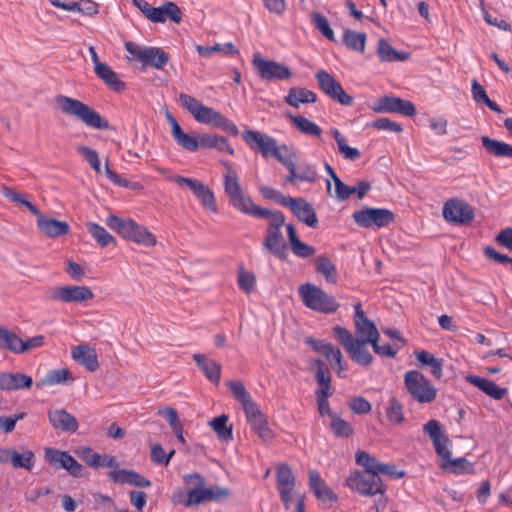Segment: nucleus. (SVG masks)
<instances>
[{
  "instance_id": "obj_1",
  "label": "nucleus",
  "mask_w": 512,
  "mask_h": 512,
  "mask_svg": "<svg viewBox=\"0 0 512 512\" xmlns=\"http://www.w3.org/2000/svg\"><path fill=\"white\" fill-rule=\"evenodd\" d=\"M224 191L229 203L239 212L258 219H268V226L263 239V249L279 259L287 257V244L282 234L285 216L281 211L269 210L253 203L251 197L244 192L239 184L236 170L230 163L224 162Z\"/></svg>"
},
{
  "instance_id": "obj_2",
  "label": "nucleus",
  "mask_w": 512,
  "mask_h": 512,
  "mask_svg": "<svg viewBox=\"0 0 512 512\" xmlns=\"http://www.w3.org/2000/svg\"><path fill=\"white\" fill-rule=\"evenodd\" d=\"M356 463L363 467V471L356 470L347 479L346 485L362 496L372 497L377 494L384 495L386 486L380 476L371 468V455L365 451L356 452Z\"/></svg>"
},
{
  "instance_id": "obj_3",
  "label": "nucleus",
  "mask_w": 512,
  "mask_h": 512,
  "mask_svg": "<svg viewBox=\"0 0 512 512\" xmlns=\"http://www.w3.org/2000/svg\"><path fill=\"white\" fill-rule=\"evenodd\" d=\"M179 102L197 122L220 128L224 132L233 136H237L239 134V129L233 121L214 108L203 105L195 97L186 93H181L179 95Z\"/></svg>"
},
{
  "instance_id": "obj_4",
  "label": "nucleus",
  "mask_w": 512,
  "mask_h": 512,
  "mask_svg": "<svg viewBox=\"0 0 512 512\" xmlns=\"http://www.w3.org/2000/svg\"><path fill=\"white\" fill-rule=\"evenodd\" d=\"M424 433L431 439L436 453L442 458V468L454 474H469L473 472V465L466 458H451V452L447 448L449 439L441 433L440 423L437 420H429L423 427Z\"/></svg>"
},
{
  "instance_id": "obj_5",
  "label": "nucleus",
  "mask_w": 512,
  "mask_h": 512,
  "mask_svg": "<svg viewBox=\"0 0 512 512\" xmlns=\"http://www.w3.org/2000/svg\"><path fill=\"white\" fill-rule=\"evenodd\" d=\"M54 103L63 114L73 116L82 121L86 126L94 129H109V122L96 110L78 99L65 95H57Z\"/></svg>"
},
{
  "instance_id": "obj_6",
  "label": "nucleus",
  "mask_w": 512,
  "mask_h": 512,
  "mask_svg": "<svg viewBox=\"0 0 512 512\" xmlns=\"http://www.w3.org/2000/svg\"><path fill=\"white\" fill-rule=\"evenodd\" d=\"M106 225L122 238L143 245L153 247L157 238L145 226L138 224L132 219H122L116 215H109L105 220Z\"/></svg>"
},
{
  "instance_id": "obj_7",
  "label": "nucleus",
  "mask_w": 512,
  "mask_h": 512,
  "mask_svg": "<svg viewBox=\"0 0 512 512\" xmlns=\"http://www.w3.org/2000/svg\"><path fill=\"white\" fill-rule=\"evenodd\" d=\"M242 138L251 150L260 152L264 158L273 156L280 163L284 162L286 155L291 149L287 145H277L272 136L257 130L248 129L242 133Z\"/></svg>"
},
{
  "instance_id": "obj_8",
  "label": "nucleus",
  "mask_w": 512,
  "mask_h": 512,
  "mask_svg": "<svg viewBox=\"0 0 512 512\" xmlns=\"http://www.w3.org/2000/svg\"><path fill=\"white\" fill-rule=\"evenodd\" d=\"M333 332L352 361L361 366H368L373 362V356L366 347L370 342L363 339H355L349 330L341 326H335Z\"/></svg>"
},
{
  "instance_id": "obj_9",
  "label": "nucleus",
  "mask_w": 512,
  "mask_h": 512,
  "mask_svg": "<svg viewBox=\"0 0 512 512\" xmlns=\"http://www.w3.org/2000/svg\"><path fill=\"white\" fill-rule=\"evenodd\" d=\"M299 295L308 308L318 312L333 313L339 308V303L333 296L310 283L299 287Z\"/></svg>"
},
{
  "instance_id": "obj_10",
  "label": "nucleus",
  "mask_w": 512,
  "mask_h": 512,
  "mask_svg": "<svg viewBox=\"0 0 512 512\" xmlns=\"http://www.w3.org/2000/svg\"><path fill=\"white\" fill-rule=\"evenodd\" d=\"M404 383L413 400L418 403H431L437 395L436 388L417 370H409L404 375Z\"/></svg>"
},
{
  "instance_id": "obj_11",
  "label": "nucleus",
  "mask_w": 512,
  "mask_h": 512,
  "mask_svg": "<svg viewBox=\"0 0 512 512\" xmlns=\"http://www.w3.org/2000/svg\"><path fill=\"white\" fill-rule=\"evenodd\" d=\"M354 222L362 228H382L395 221V214L386 208L364 207L352 215Z\"/></svg>"
},
{
  "instance_id": "obj_12",
  "label": "nucleus",
  "mask_w": 512,
  "mask_h": 512,
  "mask_svg": "<svg viewBox=\"0 0 512 512\" xmlns=\"http://www.w3.org/2000/svg\"><path fill=\"white\" fill-rule=\"evenodd\" d=\"M320 90L333 101L344 106H350L353 98L343 89L339 81H337L329 72L319 70L315 74Z\"/></svg>"
},
{
  "instance_id": "obj_13",
  "label": "nucleus",
  "mask_w": 512,
  "mask_h": 512,
  "mask_svg": "<svg viewBox=\"0 0 512 512\" xmlns=\"http://www.w3.org/2000/svg\"><path fill=\"white\" fill-rule=\"evenodd\" d=\"M297 155L292 149L286 155L284 162L281 164L285 166L289 174L285 177V182L294 184L297 180L314 183L317 179L316 169L307 163H302L296 166Z\"/></svg>"
},
{
  "instance_id": "obj_14",
  "label": "nucleus",
  "mask_w": 512,
  "mask_h": 512,
  "mask_svg": "<svg viewBox=\"0 0 512 512\" xmlns=\"http://www.w3.org/2000/svg\"><path fill=\"white\" fill-rule=\"evenodd\" d=\"M45 460L56 469H65L76 478L84 476V467L67 451L54 448L45 449Z\"/></svg>"
},
{
  "instance_id": "obj_15",
  "label": "nucleus",
  "mask_w": 512,
  "mask_h": 512,
  "mask_svg": "<svg viewBox=\"0 0 512 512\" xmlns=\"http://www.w3.org/2000/svg\"><path fill=\"white\" fill-rule=\"evenodd\" d=\"M371 109L375 113H399L408 117L416 115L415 105L411 101L392 95L378 98Z\"/></svg>"
},
{
  "instance_id": "obj_16",
  "label": "nucleus",
  "mask_w": 512,
  "mask_h": 512,
  "mask_svg": "<svg viewBox=\"0 0 512 512\" xmlns=\"http://www.w3.org/2000/svg\"><path fill=\"white\" fill-rule=\"evenodd\" d=\"M253 65L263 80H286L292 77L291 70L274 60L263 59L259 54L253 56Z\"/></svg>"
},
{
  "instance_id": "obj_17",
  "label": "nucleus",
  "mask_w": 512,
  "mask_h": 512,
  "mask_svg": "<svg viewBox=\"0 0 512 512\" xmlns=\"http://www.w3.org/2000/svg\"><path fill=\"white\" fill-rule=\"evenodd\" d=\"M47 296L51 300L65 303L84 302L94 298L89 287L76 285L54 287L48 291Z\"/></svg>"
},
{
  "instance_id": "obj_18",
  "label": "nucleus",
  "mask_w": 512,
  "mask_h": 512,
  "mask_svg": "<svg viewBox=\"0 0 512 512\" xmlns=\"http://www.w3.org/2000/svg\"><path fill=\"white\" fill-rule=\"evenodd\" d=\"M442 214L446 221L457 224H467L475 217L472 207L460 199H449L443 206Z\"/></svg>"
},
{
  "instance_id": "obj_19",
  "label": "nucleus",
  "mask_w": 512,
  "mask_h": 512,
  "mask_svg": "<svg viewBox=\"0 0 512 512\" xmlns=\"http://www.w3.org/2000/svg\"><path fill=\"white\" fill-rule=\"evenodd\" d=\"M355 314L353 317L356 339H363L365 341H375L376 339H380L379 331L374 324L365 314L362 309L361 303H357L354 305Z\"/></svg>"
},
{
  "instance_id": "obj_20",
  "label": "nucleus",
  "mask_w": 512,
  "mask_h": 512,
  "mask_svg": "<svg viewBox=\"0 0 512 512\" xmlns=\"http://www.w3.org/2000/svg\"><path fill=\"white\" fill-rule=\"evenodd\" d=\"M288 208L294 216L308 227L317 228L318 218L313 206L304 198H292Z\"/></svg>"
},
{
  "instance_id": "obj_21",
  "label": "nucleus",
  "mask_w": 512,
  "mask_h": 512,
  "mask_svg": "<svg viewBox=\"0 0 512 512\" xmlns=\"http://www.w3.org/2000/svg\"><path fill=\"white\" fill-rule=\"evenodd\" d=\"M184 480L187 485H193L195 486L193 489L188 491L187 498L184 500H176V496H173L174 502L182 503L186 507H190L193 505H198L200 503L205 502V495H204V484L205 479L197 473L194 474H188L184 477Z\"/></svg>"
},
{
  "instance_id": "obj_22",
  "label": "nucleus",
  "mask_w": 512,
  "mask_h": 512,
  "mask_svg": "<svg viewBox=\"0 0 512 512\" xmlns=\"http://www.w3.org/2000/svg\"><path fill=\"white\" fill-rule=\"evenodd\" d=\"M108 478L114 483L130 484L139 488L151 486V481L134 470L118 469L108 473Z\"/></svg>"
},
{
  "instance_id": "obj_23",
  "label": "nucleus",
  "mask_w": 512,
  "mask_h": 512,
  "mask_svg": "<svg viewBox=\"0 0 512 512\" xmlns=\"http://www.w3.org/2000/svg\"><path fill=\"white\" fill-rule=\"evenodd\" d=\"M182 11L180 7L172 2L167 1L160 7H154L150 21L154 23H164L167 19L174 23H180L182 20Z\"/></svg>"
},
{
  "instance_id": "obj_24",
  "label": "nucleus",
  "mask_w": 512,
  "mask_h": 512,
  "mask_svg": "<svg viewBox=\"0 0 512 512\" xmlns=\"http://www.w3.org/2000/svg\"><path fill=\"white\" fill-rule=\"evenodd\" d=\"M309 487L315 497L322 502H336L338 500L337 495L315 470L309 472Z\"/></svg>"
},
{
  "instance_id": "obj_25",
  "label": "nucleus",
  "mask_w": 512,
  "mask_h": 512,
  "mask_svg": "<svg viewBox=\"0 0 512 512\" xmlns=\"http://www.w3.org/2000/svg\"><path fill=\"white\" fill-rule=\"evenodd\" d=\"M48 419L55 429H60L64 432H76L79 426L77 419L64 409L49 411Z\"/></svg>"
},
{
  "instance_id": "obj_26",
  "label": "nucleus",
  "mask_w": 512,
  "mask_h": 512,
  "mask_svg": "<svg viewBox=\"0 0 512 512\" xmlns=\"http://www.w3.org/2000/svg\"><path fill=\"white\" fill-rule=\"evenodd\" d=\"M37 219V226L41 232H43L48 237H59L62 235H66L69 232V224L65 221L56 220L53 218H46L41 214H35Z\"/></svg>"
},
{
  "instance_id": "obj_27",
  "label": "nucleus",
  "mask_w": 512,
  "mask_h": 512,
  "mask_svg": "<svg viewBox=\"0 0 512 512\" xmlns=\"http://www.w3.org/2000/svg\"><path fill=\"white\" fill-rule=\"evenodd\" d=\"M192 357L197 367L202 371L207 379L215 384H219L221 379V365L204 354L196 353L193 354Z\"/></svg>"
},
{
  "instance_id": "obj_28",
  "label": "nucleus",
  "mask_w": 512,
  "mask_h": 512,
  "mask_svg": "<svg viewBox=\"0 0 512 512\" xmlns=\"http://www.w3.org/2000/svg\"><path fill=\"white\" fill-rule=\"evenodd\" d=\"M72 358L90 372H94L99 368L95 349L87 345H78L74 347L72 349Z\"/></svg>"
},
{
  "instance_id": "obj_29",
  "label": "nucleus",
  "mask_w": 512,
  "mask_h": 512,
  "mask_svg": "<svg viewBox=\"0 0 512 512\" xmlns=\"http://www.w3.org/2000/svg\"><path fill=\"white\" fill-rule=\"evenodd\" d=\"M467 380L469 383L495 400H501L508 392L506 388H501L497 386L492 380L482 378L480 376L470 375L468 376Z\"/></svg>"
},
{
  "instance_id": "obj_30",
  "label": "nucleus",
  "mask_w": 512,
  "mask_h": 512,
  "mask_svg": "<svg viewBox=\"0 0 512 512\" xmlns=\"http://www.w3.org/2000/svg\"><path fill=\"white\" fill-rule=\"evenodd\" d=\"M83 460L93 468L109 467L117 470L119 463L115 456L104 454L100 455L93 452L92 449L86 448L83 450Z\"/></svg>"
},
{
  "instance_id": "obj_31",
  "label": "nucleus",
  "mask_w": 512,
  "mask_h": 512,
  "mask_svg": "<svg viewBox=\"0 0 512 512\" xmlns=\"http://www.w3.org/2000/svg\"><path fill=\"white\" fill-rule=\"evenodd\" d=\"M96 76L101 79L111 90L115 92H122L126 88V84L119 79L116 72L112 70L106 63L98 65L94 70Z\"/></svg>"
},
{
  "instance_id": "obj_32",
  "label": "nucleus",
  "mask_w": 512,
  "mask_h": 512,
  "mask_svg": "<svg viewBox=\"0 0 512 512\" xmlns=\"http://www.w3.org/2000/svg\"><path fill=\"white\" fill-rule=\"evenodd\" d=\"M377 55L379 59L383 62L406 61L410 57L409 52H399L395 50L391 46V44L384 38H381L378 41Z\"/></svg>"
},
{
  "instance_id": "obj_33",
  "label": "nucleus",
  "mask_w": 512,
  "mask_h": 512,
  "mask_svg": "<svg viewBox=\"0 0 512 512\" xmlns=\"http://www.w3.org/2000/svg\"><path fill=\"white\" fill-rule=\"evenodd\" d=\"M285 103L295 108L300 104L315 103L317 95L311 90L306 88H290L288 94L284 97Z\"/></svg>"
},
{
  "instance_id": "obj_34",
  "label": "nucleus",
  "mask_w": 512,
  "mask_h": 512,
  "mask_svg": "<svg viewBox=\"0 0 512 512\" xmlns=\"http://www.w3.org/2000/svg\"><path fill=\"white\" fill-rule=\"evenodd\" d=\"M169 60V55L162 48L147 47L143 66L161 70L167 65Z\"/></svg>"
},
{
  "instance_id": "obj_35",
  "label": "nucleus",
  "mask_w": 512,
  "mask_h": 512,
  "mask_svg": "<svg viewBox=\"0 0 512 512\" xmlns=\"http://www.w3.org/2000/svg\"><path fill=\"white\" fill-rule=\"evenodd\" d=\"M481 142L488 153L496 157L512 158V146L502 141L482 136Z\"/></svg>"
},
{
  "instance_id": "obj_36",
  "label": "nucleus",
  "mask_w": 512,
  "mask_h": 512,
  "mask_svg": "<svg viewBox=\"0 0 512 512\" xmlns=\"http://www.w3.org/2000/svg\"><path fill=\"white\" fill-rule=\"evenodd\" d=\"M200 147L215 148L220 152H228L231 155L234 154V149L231 147L227 138L224 136L202 134L200 135Z\"/></svg>"
},
{
  "instance_id": "obj_37",
  "label": "nucleus",
  "mask_w": 512,
  "mask_h": 512,
  "mask_svg": "<svg viewBox=\"0 0 512 512\" xmlns=\"http://www.w3.org/2000/svg\"><path fill=\"white\" fill-rule=\"evenodd\" d=\"M287 118L295 125V127L303 134L320 138L322 135L321 128L304 116L287 114Z\"/></svg>"
},
{
  "instance_id": "obj_38",
  "label": "nucleus",
  "mask_w": 512,
  "mask_h": 512,
  "mask_svg": "<svg viewBox=\"0 0 512 512\" xmlns=\"http://www.w3.org/2000/svg\"><path fill=\"white\" fill-rule=\"evenodd\" d=\"M72 375L71 371L67 368L55 369L49 371L45 377H43L40 381L36 382V386L38 388H42L44 386H53L66 382L67 380H71Z\"/></svg>"
},
{
  "instance_id": "obj_39",
  "label": "nucleus",
  "mask_w": 512,
  "mask_h": 512,
  "mask_svg": "<svg viewBox=\"0 0 512 512\" xmlns=\"http://www.w3.org/2000/svg\"><path fill=\"white\" fill-rule=\"evenodd\" d=\"M416 359L423 365L431 368L434 377L440 379L443 375V360L436 358L432 353L422 350L415 354Z\"/></svg>"
},
{
  "instance_id": "obj_40",
  "label": "nucleus",
  "mask_w": 512,
  "mask_h": 512,
  "mask_svg": "<svg viewBox=\"0 0 512 512\" xmlns=\"http://www.w3.org/2000/svg\"><path fill=\"white\" fill-rule=\"evenodd\" d=\"M248 423L250 424L252 431L261 441L270 442L274 438V433L270 429L267 417L265 415L250 420Z\"/></svg>"
},
{
  "instance_id": "obj_41",
  "label": "nucleus",
  "mask_w": 512,
  "mask_h": 512,
  "mask_svg": "<svg viewBox=\"0 0 512 512\" xmlns=\"http://www.w3.org/2000/svg\"><path fill=\"white\" fill-rule=\"evenodd\" d=\"M277 489L283 490L287 494L288 490H293L295 486V477L291 468L287 464H281L276 472Z\"/></svg>"
},
{
  "instance_id": "obj_42",
  "label": "nucleus",
  "mask_w": 512,
  "mask_h": 512,
  "mask_svg": "<svg viewBox=\"0 0 512 512\" xmlns=\"http://www.w3.org/2000/svg\"><path fill=\"white\" fill-rule=\"evenodd\" d=\"M87 229L93 239L103 248L116 243L115 238L103 226L97 223H87Z\"/></svg>"
},
{
  "instance_id": "obj_43",
  "label": "nucleus",
  "mask_w": 512,
  "mask_h": 512,
  "mask_svg": "<svg viewBox=\"0 0 512 512\" xmlns=\"http://www.w3.org/2000/svg\"><path fill=\"white\" fill-rule=\"evenodd\" d=\"M33 384L32 377L17 372H7L6 391H17L21 389H29Z\"/></svg>"
},
{
  "instance_id": "obj_44",
  "label": "nucleus",
  "mask_w": 512,
  "mask_h": 512,
  "mask_svg": "<svg viewBox=\"0 0 512 512\" xmlns=\"http://www.w3.org/2000/svg\"><path fill=\"white\" fill-rule=\"evenodd\" d=\"M316 271L322 274L327 282L335 284L337 282V270L334 263L325 256H318L315 260Z\"/></svg>"
},
{
  "instance_id": "obj_45",
  "label": "nucleus",
  "mask_w": 512,
  "mask_h": 512,
  "mask_svg": "<svg viewBox=\"0 0 512 512\" xmlns=\"http://www.w3.org/2000/svg\"><path fill=\"white\" fill-rule=\"evenodd\" d=\"M21 338L6 327L0 326V349L19 354Z\"/></svg>"
},
{
  "instance_id": "obj_46",
  "label": "nucleus",
  "mask_w": 512,
  "mask_h": 512,
  "mask_svg": "<svg viewBox=\"0 0 512 512\" xmlns=\"http://www.w3.org/2000/svg\"><path fill=\"white\" fill-rule=\"evenodd\" d=\"M177 144L189 151H196L200 147V136L197 138L192 134L185 133L181 126L175 128L172 134Z\"/></svg>"
},
{
  "instance_id": "obj_47",
  "label": "nucleus",
  "mask_w": 512,
  "mask_h": 512,
  "mask_svg": "<svg viewBox=\"0 0 512 512\" xmlns=\"http://www.w3.org/2000/svg\"><path fill=\"white\" fill-rule=\"evenodd\" d=\"M343 43L352 50L364 53L366 44V34L353 30H346L343 35Z\"/></svg>"
},
{
  "instance_id": "obj_48",
  "label": "nucleus",
  "mask_w": 512,
  "mask_h": 512,
  "mask_svg": "<svg viewBox=\"0 0 512 512\" xmlns=\"http://www.w3.org/2000/svg\"><path fill=\"white\" fill-rule=\"evenodd\" d=\"M8 453L10 454V463L14 468H24L28 471L32 470L35 462V455L32 451H26L20 454L17 450H14Z\"/></svg>"
},
{
  "instance_id": "obj_49",
  "label": "nucleus",
  "mask_w": 512,
  "mask_h": 512,
  "mask_svg": "<svg viewBox=\"0 0 512 512\" xmlns=\"http://www.w3.org/2000/svg\"><path fill=\"white\" fill-rule=\"evenodd\" d=\"M228 416L222 414L213 418L210 421V426L213 428L217 436L223 441H230L233 439L232 427L227 426Z\"/></svg>"
},
{
  "instance_id": "obj_50",
  "label": "nucleus",
  "mask_w": 512,
  "mask_h": 512,
  "mask_svg": "<svg viewBox=\"0 0 512 512\" xmlns=\"http://www.w3.org/2000/svg\"><path fill=\"white\" fill-rule=\"evenodd\" d=\"M330 430L337 438H348L354 433L352 424L341 418L338 414L333 415L330 423Z\"/></svg>"
},
{
  "instance_id": "obj_51",
  "label": "nucleus",
  "mask_w": 512,
  "mask_h": 512,
  "mask_svg": "<svg viewBox=\"0 0 512 512\" xmlns=\"http://www.w3.org/2000/svg\"><path fill=\"white\" fill-rule=\"evenodd\" d=\"M370 464L372 470L375 471L377 476H380L382 474L390 476L394 479H400L405 475L404 471H398L395 465L381 463L372 456Z\"/></svg>"
},
{
  "instance_id": "obj_52",
  "label": "nucleus",
  "mask_w": 512,
  "mask_h": 512,
  "mask_svg": "<svg viewBox=\"0 0 512 512\" xmlns=\"http://www.w3.org/2000/svg\"><path fill=\"white\" fill-rule=\"evenodd\" d=\"M386 417L393 424H401L404 421L403 406L398 399H389L386 407Z\"/></svg>"
},
{
  "instance_id": "obj_53",
  "label": "nucleus",
  "mask_w": 512,
  "mask_h": 512,
  "mask_svg": "<svg viewBox=\"0 0 512 512\" xmlns=\"http://www.w3.org/2000/svg\"><path fill=\"white\" fill-rule=\"evenodd\" d=\"M2 193L10 201L25 206L33 215L39 214V209L33 203L28 201L25 195L18 193L9 187H3Z\"/></svg>"
},
{
  "instance_id": "obj_54",
  "label": "nucleus",
  "mask_w": 512,
  "mask_h": 512,
  "mask_svg": "<svg viewBox=\"0 0 512 512\" xmlns=\"http://www.w3.org/2000/svg\"><path fill=\"white\" fill-rule=\"evenodd\" d=\"M259 191L265 199L272 200L284 207H288L290 200L293 198L283 195L279 190L270 186H262L259 188Z\"/></svg>"
},
{
  "instance_id": "obj_55",
  "label": "nucleus",
  "mask_w": 512,
  "mask_h": 512,
  "mask_svg": "<svg viewBox=\"0 0 512 512\" xmlns=\"http://www.w3.org/2000/svg\"><path fill=\"white\" fill-rule=\"evenodd\" d=\"M194 195L200 200L204 207L214 213L217 212L214 193L208 186L203 184Z\"/></svg>"
},
{
  "instance_id": "obj_56",
  "label": "nucleus",
  "mask_w": 512,
  "mask_h": 512,
  "mask_svg": "<svg viewBox=\"0 0 512 512\" xmlns=\"http://www.w3.org/2000/svg\"><path fill=\"white\" fill-rule=\"evenodd\" d=\"M312 22L315 27L329 40L335 41L334 31L330 27L327 18L320 13L312 14Z\"/></svg>"
},
{
  "instance_id": "obj_57",
  "label": "nucleus",
  "mask_w": 512,
  "mask_h": 512,
  "mask_svg": "<svg viewBox=\"0 0 512 512\" xmlns=\"http://www.w3.org/2000/svg\"><path fill=\"white\" fill-rule=\"evenodd\" d=\"M77 152L83 156L90 166L95 170L96 173L101 172V164L99 155L96 150L87 146H78Z\"/></svg>"
},
{
  "instance_id": "obj_58",
  "label": "nucleus",
  "mask_w": 512,
  "mask_h": 512,
  "mask_svg": "<svg viewBox=\"0 0 512 512\" xmlns=\"http://www.w3.org/2000/svg\"><path fill=\"white\" fill-rule=\"evenodd\" d=\"M332 187L330 180H327V193L335 197L339 201H344L348 199L352 194H354L355 190H352V187L346 185L343 181L338 180L335 185V194L331 193Z\"/></svg>"
},
{
  "instance_id": "obj_59",
  "label": "nucleus",
  "mask_w": 512,
  "mask_h": 512,
  "mask_svg": "<svg viewBox=\"0 0 512 512\" xmlns=\"http://www.w3.org/2000/svg\"><path fill=\"white\" fill-rule=\"evenodd\" d=\"M227 387L232 393L235 400L240 404L251 397L250 393L247 391L244 384L239 380L228 381Z\"/></svg>"
},
{
  "instance_id": "obj_60",
  "label": "nucleus",
  "mask_w": 512,
  "mask_h": 512,
  "mask_svg": "<svg viewBox=\"0 0 512 512\" xmlns=\"http://www.w3.org/2000/svg\"><path fill=\"white\" fill-rule=\"evenodd\" d=\"M237 282L244 292L250 293L255 288L256 277L253 273L241 268L238 272Z\"/></svg>"
},
{
  "instance_id": "obj_61",
  "label": "nucleus",
  "mask_w": 512,
  "mask_h": 512,
  "mask_svg": "<svg viewBox=\"0 0 512 512\" xmlns=\"http://www.w3.org/2000/svg\"><path fill=\"white\" fill-rule=\"evenodd\" d=\"M311 363H312V365H314L316 367L315 380L317 381V383L319 385L327 383V382H331L329 368L325 365V363L320 358L314 359Z\"/></svg>"
},
{
  "instance_id": "obj_62",
  "label": "nucleus",
  "mask_w": 512,
  "mask_h": 512,
  "mask_svg": "<svg viewBox=\"0 0 512 512\" xmlns=\"http://www.w3.org/2000/svg\"><path fill=\"white\" fill-rule=\"evenodd\" d=\"M327 360L330 361L331 366L336 370L337 375L339 377H343L342 372L344 370V365L340 349L333 345L331 351H329V359Z\"/></svg>"
},
{
  "instance_id": "obj_63",
  "label": "nucleus",
  "mask_w": 512,
  "mask_h": 512,
  "mask_svg": "<svg viewBox=\"0 0 512 512\" xmlns=\"http://www.w3.org/2000/svg\"><path fill=\"white\" fill-rule=\"evenodd\" d=\"M349 408L355 414H367L371 411V404L364 397H355L349 402Z\"/></svg>"
},
{
  "instance_id": "obj_64",
  "label": "nucleus",
  "mask_w": 512,
  "mask_h": 512,
  "mask_svg": "<svg viewBox=\"0 0 512 512\" xmlns=\"http://www.w3.org/2000/svg\"><path fill=\"white\" fill-rule=\"evenodd\" d=\"M241 406L244 410L247 422L264 415L252 397L241 403Z\"/></svg>"
}]
</instances>
